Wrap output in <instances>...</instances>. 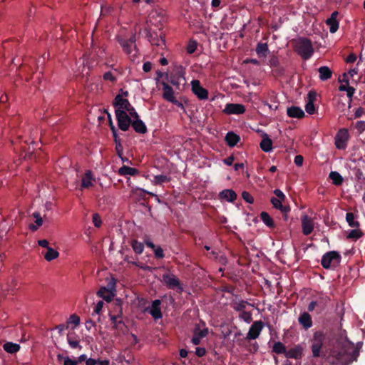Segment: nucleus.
<instances>
[{
  "label": "nucleus",
  "mask_w": 365,
  "mask_h": 365,
  "mask_svg": "<svg viewBox=\"0 0 365 365\" xmlns=\"http://www.w3.org/2000/svg\"><path fill=\"white\" fill-rule=\"evenodd\" d=\"M295 51L304 60L309 59L314 53L312 43L307 38H299L294 46Z\"/></svg>",
  "instance_id": "f257e3e1"
},
{
  "label": "nucleus",
  "mask_w": 365,
  "mask_h": 365,
  "mask_svg": "<svg viewBox=\"0 0 365 365\" xmlns=\"http://www.w3.org/2000/svg\"><path fill=\"white\" fill-rule=\"evenodd\" d=\"M341 257L336 251L326 252L322 257L321 264L324 269H334L341 262Z\"/></svg>",
  "instance_id": "f03ea898"
},
{
  "label": "nucleus",
  "mask_w": 365,
  "mask_h": 365,
  "mask_svg": "<svg viewBox=\"0 0 365 365\" xmlns=\"http://www.w3.org/2000/svg\"><path fill=\"white\" fill-rule=\"evenodd\" d=\"M165 21L166 17L163 11L153 10L149 14L148 22L150 24L147 28L150 26L154 30L157 29L160 31Z\"/></svg>",
  "instance_id": "7ed1b4c3"
},
{
  "label": "nucleus",
  "mask_w": 365,
  "mask_h": 365,
  "mask_svg": "<svg viewBox=\"0 0 365 365\" xmlns=\"http://www.w3.org/2000/svg\"><path fill=\"white\" fill-rule=\"evenodd\" d=\"M147 37L152 46H155L160 50L165 48V36L162 32L158 34L153 28H145Z\"/></svg>",
  "instance_id": "20e7f679"
},
{
  "label": "nucleus",
  "mask_w": 365,
  "mask_h": 365,
  "mask_svg": "<svg viewBox=\"0 0 365 365\" xmlns=\"http://www.w3.org/2000/svg\"><path fill=\"white\" fill-rule=\"evenodd\" d=\"M325 336L322 331H316L312 339L311 350L312 356L314 358H317L320 356L321 349L323 346V343Z\"/></svg>",
  "instance_id": "39448f33"
},
{
  "label": "nucleus",
  "mask_w": 365,
  "mask_h": 365,
  "mask_svg": "<svg viewBox=\"0 0 365 365\" xmlns=\"http://www.w3.org/2000/svg\"><path fill=\"white\" fill-rule=\"evenodd\" d=\"M330 301V298L327 296H321L317 298L315 301H312L307 307L308 312H313L317 309V312L320 314L323 312L327 306L328 302Z\"/></svg>",
  "instance_id": "423d86ee"
},
{
  "label": "nucleus",
  "mask_w": 365,
  "mask_h": 365,
  "mask_svg": "<svg viewBox=\"0 0 365 365\" xmlns=\"http://www.w3.org/2000/svg\"><path fill=\"white\" fill-rule=\"evenodd\" d=\"M115 115L119 128L123 131L128 130L132 123L130 117L125 110L120 109L115 110Z\"/></svg>",
  "instance_id": "0eeeda50"
},
{
  "label": "nucleus",
  "mask_w": 365,
  "mask_h": 365,
  "mask_svg": "<svg viewBox=\"0 0 365 365\" xmlns=\"http://www.w3.org/2000/svg\"><path fill=\"white\" fill-rule=\"evenodd\" d=\"M192 331V336L191 338V342L194 345H199L201 344L202 339L207 336L209 330L207 327L201 329L200 325L196 324Z\"/></svg>",
  "instance_id": "6e6552de"
},
{
  "label": "nucleus",
  "mask_w": 365,
  "mask_h": 365,
  "mask_svg": "<svg viewBox=\"0 0 365 365\" xmlns=\"http://www.w3.org/2000/svg\"><path fill=\"white\" fill-rule=\"evenodd\" d=\"M191 91L199 100L208 98V91L201 86L199 80L195 79L191 81Z\"/></svg>",
  "instance_id": "1a4fd4ad"
},
{
  "label": "nucleus",
  "mask_w": 365,
  "mask_h": 365,
  "mask_svg": "<svg viewBox=\"0 0 365 365\" xmlns=\"http://www.w3.org/2000/svg\"><path fill=\"white\" fill-rule=\"evenodd\" d=\"M349 140L348 130L340 129L335 137V145L339 150H344L346 148V143Z\"/></svg>",
  "instance_id": "9d476101"
},
{
  "label": "nucleus",
  "mask_w": 365,
  "mask_h": 365,
  "mask_svg": "<svg viewBox=\"0 0 365 365\" xmlns=\"http://www.w3.org/2000/svg\"><path fill=\"white\" fill-rule=\"evenodd\" d=\"M263 327L264 324L262 321L254 322L250 327L246 339L248 340L256 339L259 336Z\"/></svg>",
  "instance_id": "9b49d317"
},
{
  "label": "nucleus",
  "mask_w": 365,
  "mask_h": 365,
  "mask_svg": "<svg viewBox=\"0 0 365 365\" xmlns=\"http://www.w3.org/2000/svg\"><path fill=\"white\" fill-rule=\"evenodd\" d=\"M163 98L169 102H172L173 103H174L180 107H182V103L179 102L176 99V98L174 96V91H173V88L167 83H165V82L163 83Z\"/></svg>",
  "instance_id": "f8f14e48"
},
{
  "label": "nucleus",
  "mask_w": 365,
  "mask_h": 365,
  "mask_svg": "<svg viewBox=\"0 0 365 365\" xmlns=\"http://www.w3.org/2000/svg\"><path fill=\"white\" fill-rule=\"evenodd\" d=\"M301 221L302 233L304 235H310L313 232L314 227L313 219L307 215H304L301 217Z\"/></svg>",
  "instance_id": "ddd939ff"
},
{
  "label": "nucleus",
  "mask_w": 365,
  "mask_h": 365,
  "mask_svg": "<svg viewBox=\"0 0 365 365\" xmlns=\"http://www.w3.org/2000/svg\"><path fill=\"white\" fill-rule=\"evenodd\" d=\"M246 110L245 106L240 103H227L223 112L226 114H243Z\"/></svg>",
  "instance_id": "4468645a"
},
{
  "label": "nucleus",
  "mask_w": 365,
  "mask_h": 365,
  "mask_svg": "<svg viewBox=\"0 0 365 365\" xmlns=\"http://www.w3.org/2000/svg\"><path fill=\"white\" fill-rule=\"evenodd\" d=\"M163 281L170 289L178 287L181 289L180 282L173 274H165L163 275Z\"/></svg>",
  "instance_id": "2eb2a0df"
},
{
  "label": "nucleus",
  "mask_w": 365,
  "mask_h": 365,
  "mask_svg": "<svg viewBox=\"0 0 365 365\" xmlns=\"http://www.w3.org/2000/svg\"><path fill=\"white\" fill-rule=\"evenodd\" d=\"M303 351L304 348L302 346L297 344L288 350L287 349L285 356L287 359H301L303 355Z\"/></svg>",
  "instance_id": "dca6fc26"
},
{
  "label": "nucleus",
  "mask_w": 365,
  "mask_h": 365,
  "mask_svg": "<svg viewBox=\"0 0 365 365\" xmlns=\"http://www.w3.org/2000/svg\"><path fill=\"white\" fill-rule=\"evenodd\" d=\"M94 182L95 178L93 176L91 170H86L81 179V190H82L83 189H88L93 187Z\"/></svg>",
  "instance_id": "f3484780"
},
{
  "label": "nucleus",
  "mask_w": 365,
  "mask_h": 365,
  "mask_svg": "<svg viewBox=\"0 0 365 365\" xmlns=\"http://www.w3.org/2000/svg\"><path fill=\"white\" fill-rule=\"evenodd\" d=\"M317 94L314 91H309L307 95V102L305 105V110L307 113L312 115L316 111L314 102L316 101Z\"/></svg>",
  "instance_id": "a211bd4d"
},
{
  "label": "nucleus",
  "mask_w": 365,
  "mask_h": 365,
  "mask_svg": "<svg viewBox=\"0 0 365 365\" xmlns=\"http://www.w3.org/2000/svg\"><path fill=\"white\" fill-rule=\"evenodd\" d=\"M298 322L300 325L303 327L305 330L309 329L313 325V322L311 315L308 312L302 313L299 318Z\"/></svg>",
  "instance_id": "6ab92c4d"
},
{
  "label": "nucleus",
  "mask_w": 365,
  "mask_h": 365,
  "mask_svg": "<svg viewBox=\"0 0 365 365\" xmlns=\"http://www.w3.org/2000/svg\"><path fill=\"white\" fill-rule=\"evenodd\" d=\"M113 106L115 108V110H126L128 108H130V103L128 99L123 98L120 95H118L115 96L113 101Z\"/></svg>",
  "instance_id": "aec40b11"
},
{
  "label": "nucleus",
  "mask_w": 365,
  "mask_h": 365,
  "mask_svg": "<svg viewBox=\"0 0 365 365\" xmlns=\"http://www.w3.org/2000/svg\"><path fill=\"white\" fill-rule=\"evenodd\" d=\"M338 14V11L332 12L331 16L326 21V24L329 27L330 33L334 34L339 29V22L336 19Z\"/></svg>",
  "instance_id": "412c9836"
},
{
  "label": "nucleus",
  "mask_w": 365,
  "mask_h": 365,
  "mask_svg": "<svg viewBox=\"0 0 365 365\" xmlns=\"http://www.w3.org/2000/svg\"><path fill=\"white\" fill-rule=\"evenodd\" d=\"M219 197L222 200H225L227 202H234L237 198L236 192L231 189H225L219 193Z\"/></svg>",
  "instance_id": "4be33fe9"
},
{
  "label": "nucleus",
  "mask_w": 365,
  "mask_h": 365,
  "mask_svg": "<svg viewBox=\"0 0 365 365\" xmlns=\"http://www.w3.org/2000/svg\"><path fill=\"white\" fill-rule=\"evenodd\" d=\"M287 115L290 118H302L305 114L303 110L297 106H291L287 108Z\"/></svg>",
  "instance_id": "5701e85b"
},
{
  "label": "nucleus",
  "mask_w": 365,
  "mask_h": 365,
  "mask_svg": "<svg viewBox=\"0 0 365 365\" xmlns=\"http://www.w3.org/2000/svg\"><path fill=\"white\" fill-rule=\"evenodd\" d=\"M160 301L159 299H156L153 302L152 307L149 311L150 314L155 319H160L162 317V313L160 308Z\"/></svg>",
  "instance_id": "b1692460"
},
{
  "label": "nucleus",
  "mask_w": 365,
  "mask_h": 365,
  "mask_svg": "<svg viewBox=\"0 0 365 365\" xmlns=\"http://www.w3.org/2000/svg\"><path fill=\"white\" fill-rule=\"evenodd\" d=\"M260 148L266 153H269L272 150V140L269 138L267 133H264L262 136V140L260 143Z\"/></svg>",
  "instance_id": "393cba45"
},
{
  "label": "nucleus",
  "mask_w": 365,
  "mask_h": 365,
  "mask_svg": "<svg viewBox=\"0 0 365 365\" xmlns=\"http://www.w3.org/2000/svg\"><path fill=\"white\" fill-rule=\"evenodd\" d=\"M19 289L18 282L15 279H11L7 282L6 287L4 289L6 295H14Z\"/></svg>",
  "instance_id": "a878e982"
},
{
  "label": "nucleus",
  "mask_w": 365,
  "mask_h": 365,
  "mask_svg": "<svg viewBox=\"0 0 365 365\" xmlns=\"http://www.w3.org/2000/svg\"><path fill=\"white\" fill-rule=\"evenodd\" d=\"M240 140V137L233 133L232 131L228 132L225 136V141L229 147L235 146Z\"/></svg>",
  "instance_id": "bb28decb"
},
{
  "label": "nucleus",
  "mask_w": 365,
  "mask_h": 365,
  "mask_svg": "<svg viewBox=\"0 0 365 365\" xmlns=\"http://www.w3.org/2000/svg\"><path fill=\"white\" fill-rule=\"evenodd\" d=\"M97 294L98 297L103 298L107 302H111L115 295L113 293V292L109 291L108 289L106 288V287H101L100 289L98 291Z\"/></svg>",
  "instance_id": "cd10ccee"
},
{
  "label": "nucleus",
  "mask_w": 365,
  "mask_h": 365,
  "mask_svg": "<svg viewBox=\"0 0 365 365\" xmlns=\"http://www.w3.org/2000/svg\"><path fill=\"white\" fill-rule=\"evenodd\" d=\"M132 127L136 133L144 134L147 132V128L144 123L138 118H134L131 123Z\"/></svg>",
  "instance_id": "c85d7f7f"
},
{
  "label": "nucleus",
  "mask_w": 365,
  "mask_h": 365,
  "mask_svg": "<svg viewBox=\"0 0 365 365\" xmlns=\"http://www.w3.org/2000/svg\"><path fill=\"white\" fill-rule=\"evenodd\" d=\"M268 65L271 68H274L277 74L281 75L283 73L284 69L280 66L279 61L277 56H272L269 60Z\"/></svg>",
  "instance_id": "c756f323"
},
{
  "label": "nucleus",
  "mask_w": 365,
  "mask_h": 365,
  "mask_svg": "<svg viewBox=\"0 0 365 365\" xmlns=\"http://www.w3.org/2000/svg\"><path fill=\"white\" fill-rule=\"evenodd\" d=\"M318 71L319 73V79L321 81H327L331 78L332 71L328 66H321L319 68Z\"/></svg>",
  "instance_id": "7c9ffc66"
},
{
  "label": "nucleus",
  "mask_w": 365,
  "mask_h": 365,
  "mask_svg": "<svg viewBox=\"0 0 365 365\" xmlns=\"http://www.w3.org/2000/svg\"><path fill=\"white\" fill-rule=\"evenodd\" d=\"M282 200L277 199V197H272L271 198V202L273 207L277 210H279L282 214L286 215L289 211V207L282 205Z\"/></svg>",
  "instance_id": "2f4dec72"
},
{
  "label": "nucleus",
  "mask_w": 365,
  "mask_h": 365,
  "mask_svg": "<svg viewBox=\"0 0 365 365\" xmlns=\"http://www.w3.org/2000/svg\"><path fill=\"white\" fill-rule=\"evenodd\" d=\"M256 53L259 57H266L269 51L268 45L267 43H258L256 47Z\"/></svg>",
  "instance_id": "473e14b6"
},
{
  "label": "nucleus",
  "mask_w": 365,
  "mask_h": 365,
  "mask_svg": "<svg viewBox=\"0 0 365 365\" xmlns=\"http://www.w3.org/2000/svg\"><path fill=\"white\" fill-rule=\"evenodd\" d=\"M58 256L59 252L51 247H48L46 252L43 254L44 259L48 262L58 258Z\"/></svg>",
  "instance_id": "72a5a7b5"
},
{
  "label": "nucleus",
  "mask_w": 365,
  "mask_h": 365,
  "mask_svg": "<svg viewBox=\"0 0 365 365\" xmlns=\"http://www.w3.org/2000/svg\"><path fill=\"white\" fill-rule=\"evenodd\" d=\"M329 177L332 180V183L335 185L339 186L343 183L344 179L342 176L336 171H331Z\"/></svg>",
  "instance_id": "f704fd0d"
},
{
  "label": "nucleus",
  "mask_w": 365,
  "mask_h": 365,
  "mask_svg": "<svg viewBox=\"0 0 365 365\" xmlns=\"http://www.w3.org/2000/svg\"><path fill=\"white\" fill-rule=\"evenodd\" d=\"M272 352L277 354H284L286 355L287 349L284 344L280 341L275 342L272 346Z\"/></svg>",
  "instance_id": "c9c22d12"
},
{
  "label": "nucleus",
  "mask_w": 365,
  "mask_h": 365,
  "mask_svg": "<svg viewBox=\"0 0 365 365\" xmlns=\"http://www.w3.org/2000/svg\"><path fill=\"white\" fill-rule=\"evenodd\" d=\"M115 307L118 309V314L117 315H110V320L112 321L113 324V327H115V324L118 323L120 320H118V318L121 317V315L123 314L122 312V308H121V301L120 300H116L115 302Z\"/></svg>",
  "instance_id": "e433bc0d"
},
{
  "label": "nucleus",
  "mask_w": 365,
  "mask_h": 365,
  "mask_svg": "<svg viewBox=\"0 0 365 365\" xmlns=\"http://www.w3.org/2000/svg\"><path fill=\"white\" fill-rule=\"evenodd\" d=\"M118 173L120 175H135L137 173H138V170L134 168H130V167L124 165L119 169Z\"/></svg>",
  "instance_id": "4c0bfd02"
},
{
  "label": "nucleus",
  "mask_w": 365,
  "mask_h": 365,
  "mask_svg": "<svg viewBox=\"0 0 365 365\" xmlns=\"http://www.w3.org/2000/svg\"><path fill=\"white\" fill-rule=\"evenodd\" d=\"M356 216L352 212H347L346 214V220L349 225L351 227L358 228L360 225L357 220H355Z\"/></svg>",
  "instance_id": "58836bf2"
},
{
  "label": "nucleus",
  "mask_w": 365,
  "mask_h": 365,
  "mask_svg": "<svg viewBox=\"0 0 365 365\" xmlns=\"http://www.w3.org/2000/svg\"><path fill=\"white\" fill-rule=\"evenodd\" d=\"M260 218L262 222L269 227H274V223L270 215L266 212H262L260 214Z\"/></svg>",
  "instance_id": "ea45409f"
},
{
  "label": "nucleus",
  "mask_w": 365,
  "mask_h": 365,
  "mask_svg": "<svg viewBox=\"0 0 365 365\" xmlns=\"http://www.w3.org/2000/svg\"><path fill=\"white\" fill-rule=\"evenodd\" d=\"M3 347H4V349L6 352L10 353V354L16 353L20 349V346L19 344H14L12 342H7V343L4 344Z\"/></svg>",
  "instance_id": "a19ab883"
},
{
  "label": "nucleus",
  "mask_w": 365,
  "mask_h": 365,
  "mask_svg": "<svg viewBox=\"0 0 365 365\" xmlns=\"http://www.w3.org/2000/svg\"><path fill=\"white\" fill-rule=\"evenodd\" d=\"M250 304L247 301L241 300L239 302H234L232 303V308L237 312H242L246 308V306Z\"/></svg>",
  "instance_id": "79ce46f5"
},
{
  "label": "nucleus",
  "mask_w": 365,
  "mask_h": 365,
  "mask_svg": "<svg viewBox=\"0 0 365 365\" xmlns=\"http://www.w3.org/2000/svg\"><path fill=\"white\" fill-rule=\"evenodd\" d=\"M67 341H68V343L69 344V345L73 349H81L82 347L79 344V340H78L75 337L72 336L71 334H68L67 335Z\"/></svg>",
  "instance_id": "37998d69"
},
{
  "label": "nucleus",
  "mask_w": 365,
  "mask_h": 365,
  "mask_svg": "<svg viewBox=\"0 0 365 365\" xmlns=\"http://www.w3.org/2000/svg\"><path fill=\"white\" fill-rule=\"evenodd\" d=\"M198 43L196 40L190 39L186 46L187 53L189 54L193 53L197 48Z\"/></svg>",
  "instance_id": "c03bdc74"
},
{
  "label": "nucleus",
  "mask_w": 365,
  "mask_h": 365,
  "mask_svg": "<svg viewBox=\"0 0 365 365\" xmlns=\"http://www.w3.org/2000/svg\"><path fill=\"white\" fill-rule=\"evenodd\" d=\"M131 246L134 252L137 254H141L143 251L144 245L142 242L133 240L131 242Z\"/></svg>",
  "instance_id": "a18cd8bd"
},
{
  "label": "nucleus",
  "mask_w": 365,
  "mask_h": 365,
  "mask_svg": "<svg viewBox=\"0 0 365 365\" xmlns=\"http://www.w3.org/2000/svg\"><path fill=\"white\" fill-rule=\"evenodd\" d=\"M118 41L123 46L124 51L128 54L132 53V51L130 50V48L133 45L131 43H130L129 41H128L127 40L120 38H118Z\"/></svg>",
  "instance_id": "49530a36"
},
{
  "label": "nucleus",
  "mask_w": 365,
  "mask_h": 365,
  "mask_svg": "<svg viewBox=\"0 0 365 365\" xmlns=\"http://www.w3.org/2000/svg\"><path fill=\"white\" fill-rule=\"evenodd\" d=\"M363 235L361 230L359 229L351 230L347 235L348 239L356 240Z\"/></svg>",
  "instance_id": "de8ad7c7"
},
{
  "label": "nucleus",
  "mask_w": 365,
  "mask_h": 365,
  "mask_svg": "<svg viewBox=\"0 0 365 365\" xmlns=\"http://www.w3.org/2000/svg\"><path fill=\"white\" fill-rule=\"evenodd\" d=\"M113 328L118 331V334H125L128 331L127 326L121 320L118 322V323H115V327Z\"/></svg>",
  "instance_id": "09e8293b"
},
{
  "label": "nucleus",
  "mask_w": 365,
  "mask_h": 365,
  "mask_svg": "<svg viewBox=\"0 0 365 365\" xmlns=\"http://www.w3.org/2000/svg\"><path fill=\"white\" fill-rule=\"evenodd\" d=\"M239 317L247 323H250L252 319L251 312L245 310L240 312Z\"/></svg>",
  "instance_id": "8fccbe9b"
},
{
  "label": "nucleus",
  "mask_w": 365,
  "mask_h": 365,
  "mask_svg": "<svg viewBox=\"0 0 365 365\" xmlns=\"http://www.w3.org/2000/svg\"><path fill=\"white\" fill-rule=\"evenodd\" d=\"M242 197L245 202L250 204H252L254 202V198L249 192L243 191L242 193Z\"/></svg>",
  "instance_id": "3c124183"
},
{
  "label": "nucleus",
  "mask_w": 365,
  "mask_h": 365,
  "mask_svg": "<svg viewBox=\"0 0 365 365\" xmlns=\"http://www.w3.org/2000/svg\"><path fill=\"white\" fill-rule=\"evenodd\" d=\"M67 324H73L76 327L80 324V317L76 314H71L68 319Z\"/></svg>",
  "instance_id": "603ef678"
},
{
  "label": "nucleus",
  "mask_w": 365,
  "mask_h": 365,
  "mask_svg": "<svg viewBox=\"0 0 365 365\" xmlns=\"http://www.w3.org/2000/svg\"><path fill=\"white\" fill-rule=\"evenodd\" d=\"M169 179L166 175H159L155 176V182L158 184H161L163 182H168Z\"/></svg>",
  "instance_id": "864d4df0"
},
{
  "label": "nucleus",
  "mask_w": 365,
  "mask_h": 365,
  "mask_svg": "<svg viewBox=\"0 0 365 365\" xmlns=\"http://www.w3.org/2000/svg\"><path fill=\"white\" fill-rule=\"evenodd\" d=\"M93 222L95 227H101V225L102 224V221H101L100 215L98 213H95L93 215Z\"/></svg>",
  "instance_id": "5fc2aeb1"
},
{
  "label": "nucleus",
  "mask_w": 365,
  "mask_h": 365,
  "mask_svg": "<svg viewBox=\"0 0 365 365\" xmlns=\"http://www.w3.org/2000/svg\"><path fill=\"white\" fill-rule=\"evenodd\" d=\"M356 128L358 130L359 133H362L365 131V121L359 120L356 123Z\"/></svg>",
  "instance_id": "6e6d98bb"
},
{
  "label": "nucleus",
  "mask_w": 365,
  "mask_h": 365,
  "mask_svg": "<svg viewBox=\"0 0 365 365\" xmlns=\"http://www.w3.org/2000/svg\"><path fill=\"white\" fill-rule=\"evenodd\" d=\"M36 225H34L33 224L29 225V228L32 231H36L39 227H41L43 225V220L42 217H39V219L36 220Z\"/></svg>",
  "instance_id": "4d7b16f0"
},
{
  "label": "nucleus",
  "mask_w": 365,
  "mask_h": 365,
  "mask_svg": "<svg viewBox=\"0 0 365 365\" xmlns=\"http://www.w3.org/2000/svg\"><path fill=\"white\" fill-rule=\"evenodd\" d=\"M108 282L107 284V287H106V288L108 289L109 291L110 292H113V290H115V279L113 278V277H110L109 279H108Z\"/></svg>",
  "instance_id": "13d9d810"
},
{
  "label": "nucleus",
  "mask_w": 365,
  "mask_h": 365,
  "mask_svg": "<svg viewBox=\"0 0 365 365\" xmlns=\"http://www.w3.org/2000/svg\"><path fill=\"white\" fill-rule=\"evenodd\" d=\"M153 251L156 258L161 259L164 257L163 250L160 247H156Z\"/></svg>",
  "instance_id": "bf43d9fd"
},
{
  "label": "nucleus",
  "mask_w": 365,
  "mask_h": 365,
  "mask_svg": "<svg viewBox=\"0 0 365 365\" xmlns=\"http://www.w3.org/2000/svg\"><path fill=\"white\" fill-rule=\"evenodd\" d=\"M207 353V351L205 349V348L204 347H196L195 348V355L197 356L198 357H202L204 356Z\"/></svg>",
  "instance_id": "052dcab7"
},
{
  "label": "nucleus",
  "mask_w": 365,
  "mask_h": 365,
  "mask_svg": "<svg viewBox=\"0 0 365 365\" xmlns=\"http://www.w3.org/2000/svg\"><path fill=\"white\" fill-rule=\"evenodd\" d=\"M274 194L277 197V199L284 201L286 198L284 194L279 189L274 190Z\"/></svg>",
  "instance_id": "680f3d73"
},
{
  "label": "nucleus",
  "mask_w": 365,
  "mask_h": 365,
  "mask_svg": "<svg viewBox=\"0 0 365 365\" xmlns=\"http://www.w3.org/2000/svg\"><path fill=\"white\" fill-rule=\"evenodd\" d=\"M126 111H128L129 113L130 117H132L133 118H138V117H139L138 114L135 112L134 108L131 105L130 106V108L126 109L125 112Z\"/></svg>",
  "instance_id": "e2e57ef3"
},
{
  "label": "nucleus",
  "mask_w": 365,
  "mask_h": 365,
  "mask_svg": "<svg viewBox=\"0 0 365 365\" xmlns=\"http://www.w3.org/2000/svg\"><path fill=\"white\" fill-rule=\"evenodd\" d=\"M243 63H245V64L252 63V64H254V65H256V66L260 65V62L257 59H256V58H247L245 59L244 61H243Z\"/></svg>",
  "instance_id": "0e129e2a"
},
{
  "label": "nucleus",
  "mask_w": 365,
  "mask_h": 365,
  "mask_svg": "<svg viewBox=\"0 0 365 365\" xmlns=\"http://www.w3.org/2000/svg\"><path fill=\"white\" fill-rule=\"evenodd\" d=\"M294 162L296 165L302 166L304 162V158L300 155H296Z\"/></svg>",
  "instance_id": "69168bd1"
},
{
  "label": "nucleus",
  "mask_w": 365,
  "mask_h": 365,
  "mask_svg": "<svg viewBox=\"0 0 365 365\" xmlns=\"http://www.w3.org/2000/svg\"><path fill=\"white\" fill-rule=\"evenodd\" d=\"M103 78H104V80L110 81H114L115 80V78L113 76V73L110 71L104 73Z\"/></svg>",
  "instance_id": "338daca9"
},
{
  "label": "nucleus",
  "mask_w": 365,
  "mask_h": 365,
  "mask_svg": "<svg viewBox=\"0 0 365 365\" xmlns=\"http://www.w3.org/2000/svg\"><path fill=\"white\" fill-rule=\"evenodd\" d=\"M78 361L76 360H73L70 359L68 356L66 357L64 359V364L63 365H77Z\"/></svg>",
  "instance_id": "774afa93"
}]
</instances>
